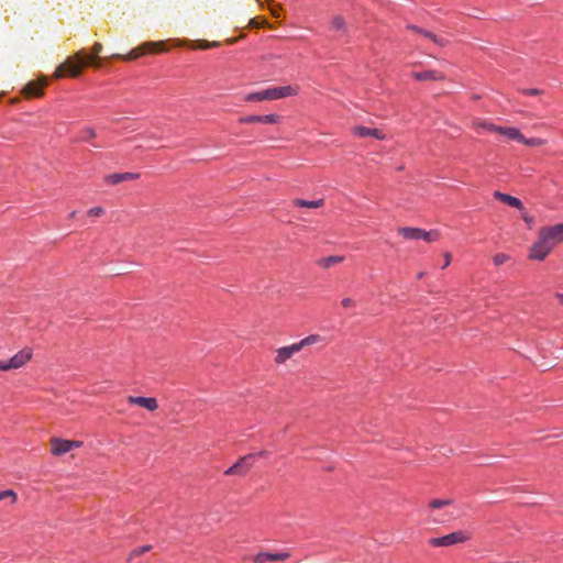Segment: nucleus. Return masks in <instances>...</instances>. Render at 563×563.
<instances>
[{
  "mask_svg": "<svg viewBox=\"0 0 563 563\" xmlns=\"http://www.w3.org/2000/svg\"><path fill=\"white\" fill-rule=\"evenodd\" d=\"M562 242L563 223L542 227L538 231L536 242L529 249L528 258L542 262Z\"/></svg>",
  "mask_w": 563,
  "mask_h": 563,
  "instance_id": "f257e3e1",
  "label": "nucleus"
},
{
  "mask_svg": "<svg viewBox=\"0 0 563 563\" xmlns=\"http://www.w3.org/2000/svg\"><path fill=\"white\" fill-rule=\"evenodd\" d=\"M102 51V44L97 42L92 47V55H87L84 51H79L74 56L69 57L63 65L56 70V76L60 77L68 74L71 77H77L81 73L84 66L100 67V60L98 59L99 53Z\"/></svg>",
  "mask_w": 563,
  "mask_h": 563,
  "instance_id": "f03ea898",
  "label": "nucleus"
},
{
  "mask_svg": "<svg viewBox=\"0 0 563 563\" xmlns=\"http://www.w3.org/2000/svg\"><path fill=\"white\" fill-rule=\"evenodd\" d=\"M298 93V87L283 86L272 87L262 91L251 92L245 96V101H265V100H277L286 97L296 96Z\"/></svg>",
  "mask_w": 563,
  "mask_h": 563,
  "instance_id": "7ed1b4c3",
  "label": "nucleus"
},
{
  "mask_svg": "<svg viewBox=\"0 0 563 563\" xmlns=\"http://www.w3.org/2000/svg\"><path fill=\"white\" fill-rule=\"evenodd\" d=\"M468 540H471V534L467 531L457 530L443 537L431 538L429 544L434 548L452 547L457 543L467 542Z\"/></svg>",
  "mask_w": 563,
  "mask_h": 563,
  "instance_id": "20e7f679",
  "label": "nucleus"
},
{
  "mask_svg": "<svg viewBox=\"0 0 563 563\" xmlns=\"http://www.w3.org/2000/svg\"><path fill=\"white\" fill-rule=\"evenodd\" d=\"M255 459V454H247L245 456L240 457L235 464H233L231 467L224 471V475H245L253 467Z\"/></svg>",
  "mask_w": 563,
  "mask_h": 563,
  "instance_id": "39448f33",
  "label": "nucleus"
},
{
  "mask_svg": "<svg viewBox=\"0 0 563 563\" xmlns=\"http://www.w3.org/2000/svg\"><path fill=\"white\" fill-rule=\"evenodd\" d=\"M158 48L159 49L164 48V42H147L144 45H142L141 47L131 51L126 55L114 54V55H112V57L113 58H122L123 60H132V59L139 58L141 55H143L145 53L156 52Z\"/></svg>",
  "mask_w": 563,
  "mask_h": 563,
  "instance_id": "423d86ee",
  "label": "nucleus"
},
{
  "mask_svg": "<svg viewBox=\"0 0 563 563\" xmlns=\"http://www.w3.org/2000/svg\"><path fill=\"white\" fill-rule=\"evenodd\" d=\"M82 442L75 440H64L59 438H53L51 440V451L53 455L60 456L73 449L80 448Z\"/></svg>",
  "mask_w": 563,
  "mask_h": 563,
  "instance_id": "0eeeda50",
  "label": "nucleus"
},
{
  "mask_svg": "<svg viewBox=\"0 0 563 563\" xmlns=\"http://www.w3.org/2000/svg\"><path fill=\"white\" fill-rule=\"evenodd\" d=\"M32 349H22L7 362L8 371L21 368L32 358Z\"/></svg>",
  "mask_w": 563,
  "mask_h": 563,
  "instance_id": "6e6552de",
  "label": "nucleus"
},
{
  "mask_svg": "<svg viewBox=\"0 0 563 563\" xmlns=\"http://www.w3.org/2000/svg\"><path fill=\"white\" fill-rule=\"evenodd\" d=\"M290 558L289 552L268 553L260 552L253 556L254 563L284 562Z\"/></svg>",
  "mask_w": 563,
  "mask_h": 563,
  "instance_id": "1a4fd4ad",
  "label": "nucleus"
},
{
  "mask_svg": "<svg viewBox=\"0 0 563 563\" xmlns=\"http://www.w3.org/2000/svg\"><path fill=\"white\" fill-rule=\"evenodd\" d=\"M128 402L143 407L148 411H155L158 408L157 400L153 397L129 396Z\"/></svg>",
  "mask_w": 563,
  "mask_h": 563,
  "instance_id": "9d476101",
  "label": "nucleus"
},
{
  "mask_svg": "<svg viewBox=\"0 0 563 563\" xmlns=\"http://www.w3.org/2000/svg\"><path fill=\"white\" fill-rule=\"evenodd\" d=\"M279 115L277 114H266V115H249L240 119L241 123L251 124V123H264V124H275L279 122Z\"/></svg>",
  "mask_w": 563,
  "mask_h": 563,
  "instance_id": "9b49d317",
  "label": "nucleus"
},
{
  "mask_svg": "<svg viewBox=\"0 0 563 563\" xmlns=\"http://www.w3.org/2000/svg\"><path fill=\"white\" fill-rule=\"evenodd\" d=\"M298 352H299V350H298L296 343L288 345V346L279 347L276 350V355H275L274 361L278 365L284 364L286 361L291 358L294 354H296Z\"/></svg>",
  "mask_w": 563,
  "mask_h": 563,
  "instance_id": "f8f14e48",
  "label": "nucleus"
},
{
  "mask_svg": "<svg viewBox=\"0 0 563 563\" xmlns=\"http://www.w3.org/2000/svg\"><path fill=\"white\" fill-rule=\"evenodd\" d=\"M352 133L358 137L373 136L377 140H385L386 135L378 129H371L363 125H356L352 129Z\"/></svg>",
  "mask_w": 563,
  "mask_h": 563,
  "instance_id": "ddd939ff",
  "label": "nucleus"
},
{
  "mask_svg": "<svg viewBox=\"0 0 563 563\" xmlns=\"http://www.w3.org/2000/svg\"><path fill=\"white\" fill-rule=\"evenodd\" d=\"M493 196L495 199L499 200L500 202H503L509 207L516 208L520 211L525 210L522 202L517 197L510 196L508 194H504L501 191H495L493 194Z\"/></svg>",
  "mask_w": 563,
  "mask_h": 563,
  "instance_id": "4468645a",
  "label": "nucleus"
},
{
  "mask_svg": "<svg viewBox=\"0 0 563 563\" xmlns=\"http://www.w3.org/2000/svg\"><path fill=\"white\" fill-rule=\"evenodd\" d=\"M46 81H30L27 82L22 92L26 97H42L43 96V87L45 86Z\"/></svg>",
  "mask_w": 563,
  "mask_h": 563,
  "instance_id": "2eb2a0df",
  "label": "nucleus"
},
{
  "mask_svg": "<svg viewBox=\"0 0 563 563\" xmlns=\"http://www.w3.org/2000/svg\"><path fill=\"white\" fill-rule=\"evenodd\" d=\"M139 178V174L134 173H117L106 176L104 181L109 185H118L122 181L133 180Z\"/></svg>",
  "mask_w": 563,
  "mask_h": 563,
  "instance_id": "dca6fc26",
  "label": "nucleus"
},
{
  "mask_svg": "<svg viewBox=\"0 0 563 563\" xmlns=\"http://www.w3.org/2000/svg\"><path fill=\"white\" fill-rule=\"evenodd\" d=\"M412 77L417 80H443L444 75L438 70L415 71Z\"/></svg>",
  "mask_w": 563,
  "mask_h": 563,
  "instance_id": "f3484780",
  "label": "nucleus"
},
{
  "mask_svg": "<svg viewBox=\"0 0 563 563\" xmlns=\"http://www.w3.org/2000/svg\"><path fill=\"white\" fill-rule=\"evenodd\" d=\"M492 132H497L499 134H503V135L507 136L510 140H515V141H518V142H520L522 140V133L517 128H512V126H509V128H504V126L492 128Z\"/></svg>",
  "mask_w": 563,
  "mask_h": 563,
  "instance_id": "a211bd4d",
  "label": "nucleus"
},
{
  "mask_svg": "<svg viewBox=\"0 0 563 563\" xmlns=\"http://www.w3.org/2000/svg\"><path fill=\"white\" fill-rule=\"evenodd\" d=\"M344 261V256L341 255H331L327 257H322L318 260L317 265L321 268L328 269L336 264H340Z\"/></svg>",
  "mask_w": 563,
  "mask_h": 563,
  "instance_id": "6ab92c4d",
  "label": "nucleus"
},
{
  "mask_svg": "<svg viewBox=\"0 0 563 563\" xmlns=\"http://www.w3.org/2000/svg\"><path fill=\"white\" fill-rule=\"evenodd\" d=\"M398 233L407 240H420L421 229L419 228H399Z\"/></svg>",
  "mask_w": 563,
  "mask_h": 563,
  "instance_id": "aec40b11",
  "label": "nucleus"
},
{
  "mask_svg": "<svg viewBox=\"0 0 563 563\" xmlns=\"http://www.w3.org/2000/svg\"><path fill=\"white\" fill-rule=\"evenodd\" d=\"M292 203L296 207H300V208H321L324 205V199L308 201L305 199L297 198L292 201Z\"/></svg>",
  "mask_w": 563,
  "mask_h": 563,
  "instance_id": "412c9836",
  "label": "nucleus"
},
{
  "mask_svg": "<svg viewBox=\"0 0 563 563\" xmlns=\"http://www.w3.org/2000/svg\"><path fill=\"white\" fill-rule=\"evenodd\" d=\"M321 341L322 338L319 334H311L297 342L296 345L300 352L303 347L317 344Z\"/></svg>",
  "mask_w": 563,
  "mask_h": 563,
  "instance_id": "4be33fe9",
  "label": "nucleus"
},
{
  "mask_svg": "<svg viewBox=\"0 0 563 563\" xmlns=\"http://www.w3.org/2000/svg\"><path fill=\"white\" fill-rule=\"evenodd\" d=\"M420 34L422 36H424L426 38H429L430 41H432L434 44L439 45V46H445L448 44V42L439 36H437L435 34H433L432 32L430 31H427L424 29L421 30Z\"/></svg>",
  "mask_w": 563,
  "mask_h": 563,
  "instance_id": "5701e85b",
  "label": "nucleus"
},
{
  "mask_svg": "<svg viewBox=\"0 0 563 563\" xmlns=\"http://www.w3.org/2000/svg\"><path fill=\"white\" fill-rule=\"evenodd\" d=\"M453 504L452 499H433L429 503V508L432 510L441 509L443 507L450 506Z\"/></svg>",
  "mask_w": 563,
  "mask_h": 563,
  "instance_id": "b1692460",
  "label": "nucleus"
},
{
  "mask_svg": "<svg viewBox=\"0 0 563 563\" xmlns=\"http://www.w3.org/2000/svg\"><path fill=\"white\" fill-rule=\"evenodd\" d=\"M331 26L333 30L346 31V23L343 16L335 15L331 21Z\"/></svg>",
  "mask_w": 563,
  "mask_h": 563,
  "instance_id": "393cba45",
  "label": "nucleus"
},
{
  "mask_svg": "<svg viewBox=\"0 0 563 563\" xmlns=\"http://www.w3.org/2000/svg\"><path fill=\"white\" fill-rule=\"evenodd\" d=\"M520 143H522L527 146H542L547 143V141L541 137L527 139L522 135V140L520 141Z\"/></svg>",
  "mask_w": 563,
  "mask_h": 563,
  "instance_id": "a878e982",
  "label": "nucleus"
},
{
  "mask_svg": "<svg viewBox=\"0 0 563 563\" xmlns=\"http://www.w3.org/2000/svg\"><path fill=\"white\" fill-rule=\"evenodd\" d=\"M440 234L437 231H424L421 229V238L427 242H434L439 239Z\"/></svg>",
  "mask_w": 563,
  "mask_h": 563,
  "instance_id": "bb28decb",
  "label": "nucleus"
},
{
  "mask_svg": "<svg viewBox=\"0 0 563 563\" xmlns=\"http://www.w3.org/2000/svg\"><path fill=\"white\" fill-rule=\"evenodd\" d=\"M7 498H11V503L14 504L18 499V495L12 489L0 492V501Z\"/></svg>",
  "mask_w": 563,
  "mask_h": 563,
  "instance_id": "cd10ccee",
  "label": "nucleus"
},
{
  "mask_svg": "<svg viewBox=\"0 0 563 563\" xmlns=\"http://www.w3.org/2000/svg\"><path fill=\"white\" fill-rule=\"evenodd\" d=\"M509 256L505 253H497L494 257H493V262L496 266H500L503 264H505L506 262L509 261Z\"/></svg>",
  "mask_w": 563,
  "mask_h": 563,
  "instance_id": "c85d7f7f",
  "label": "nucleus"
},
{
  "mask_svg": "<svg viewBox=\"0 0 563 563\" xmlns=\"http://www.w3.org/2000/svg\"><path fill=\"white\" fill-rule=\"evenodd\" d=\"M341 306L344 309H352L356 307V301L351 297H345L341 300Z\"/></svg>",
  "mask_w": 563,
  "mask_h": 563,
  "instance_id": "c756f323",
  "label": "nucleus"
},
{
  "mask_svg": "<svg viewBox=\"0 0 563 563\" xmlns=\"http://www.w3.org/2000/svg\"><path fill=\"white\" fill-rule=\"evenodd\" d=\"M151 545H143V547H139L136 549H134L132 552H131V558L133 556H140L146 552H148L151 550Z\"/></svg>",
  "mask_w": 563,
  "mask_h": 563,
  "instance_id": "7c9ffc66",
  "label": "nucleus"
},
{
  "mask_svg": "<svg viewBox=\"0 0 563 563\" xmlns=\"http://www.w3.org/2000/svg\"><path fill=\"white\" fill-rule=\"evenodd\" d=\"M87 213L90 217H101L104 213V209L101 207H93L89 209Z\"/></svg>",
  "mask_w": 563,
  "mask_h": 563,
  "instance_id": "2f4dec72",
  "label": "nucleus"
},
{
  "mask_svg": "<svg viewBox=\"0 0 563 563\" xmlns=\"http://www.w3.org/2000/svg\"><path fill=\"white\" fill-rule=\"evenodd\" d=\"M474 125L476 128H482V129H485V130H488V131H492V128H499L498 125H495V124L488 123V122H484V121L475 122Z\"/></svg>",
  "mask_w": 563,
  "mask_h": 563,
  "instance_id": "473e14b6",
  "label": "nucleus"
},
{
  "mask_svg": "<svg viewBox=\"0 0 563 563\" xmlns=\"http://www.w3.org/2000/svg\"><path fill=\"white\" fill-rule=\"evenodd\" d=\"M521 218L529 225V228H531L532 224L534 223V218L528 214L525 210L521 211Z\"/></svg>",
  "mask_w": 563,
  "mask_h": 563,
  "instance_id": "72a5a7b5",
  "label": "nucleus"
},
{
  "mask_svg": "<svg viewBox=\"0 0 563 563\" xmlns=\"http://www.w3.org/2000/svg\"><path fill=\"white\" fill-rule=\"evenodd\" d=\"M219 45L218 42H207V41H203L199 47L202 48V49H208V48H211V47H217Z\"/></svg>",
  "mask_w": 563,
  "mask_h": 563,
  "instance_id": "f704fd0d",
  "label": "nucleus"
},
{
  "mask_svg": "<svg viewBox=\"0 0 563 563\" xmlns=\"http://www.w3.org/2000/svg\"><path fill=\"white\" fill-rule=\"evenodd\" d=\"M522 93H525L527 96H537V95H540L541 91L539 89H536V88H530V89H523Z\"/></svg>",
  "mask_w": 563,
  "mask_h": 563,
  "instance_id": "c9c22d12",
  "label": "nucleus"
},
{
  "mask_svg": "<svg viewBox=\"0 0 563 563\" xmlns=\"http://www.w3.org/2000/svg\"><path fill=\"white\" fill-rule=\"evenodd\" d=\"M84 133H85V134H86V136H87V137H89V139H93V137L96 136V130H95L93 128H90V126L86 128V129L84 130Z\"/></svg>",
  "mask_w": 563,
  "mask_h": 563,
  "instance_id": "e433bc0d",
  "label": "nucleus"
},
{
  "mask_svg": "<svg viewBox=\"0 0 563 563\" xmlns=\"http://www.w3.org/2000/svg\"><path fill=\"white\" fill-rule=\"evenodd\" d=\"M407 29H408V30H410V31H412V32L419 33V34H420V32H421V30H422L421 27H419V26H417V25H413V24H408V25H407Z\"/></svg>",
  "mask_w": 563,
  "mask_h": 563,
  "instance_id": "4c0bfd02",
  "label": "nucleus"
},
{
  "mask_svg": "<svg viewBox=\"0 0 563 563\" xmlns=\"http://www.w3.org/2000/svg\"><path fill=\"white\" fill-rule=\"evenodd\" d=\"M444 265H443V268L448 267L451 263V254L450 253H445L444 254Z\"/></svg>",
  "mask_w": 563,
  "mask_h": 563,
  "instance_id": "58836bf2",
  "label": "nucleus"
},
{
  "mask_svg": "<svg viewBox=\"0 0 563 563\" xmlns=\"http://www.w3.org/2000/svg\"><path fill=\"white\" fill-rule=\"evenodd\" d=\"M554 297L559 301V303L563 307V292H555Z\"/></svg>",
  "mask_w": 563,
  "mask_h": 563,
  "instance_id": "ea45409f",
  "label": "nucleus"
},
{
  "mask_svg": "<svg viewBox=\"0 0 563 563\" xmlns=\"http://www.w3.org/2000/svg\"><path fill=\"white\" fill-rule=\"evenodd\" d=\"M250 25L253 26V27H261L263 25V23H260L255 19H252L250 21Z\"/></svg>",
  "mask_w": 563,
  "mask_h": 563,
  "instance_id": "a19ab883",
  "label": "nucleus"
},
{
  "mask_svg": "<svg viewBox=\"0 0 563 563\" xmlns=\"http://www.w3.org/2000/svg\"><path fill=\"white\" fill-rule=\"evenodd\" d=\"M0 371H8L7 362L0 361Z\"/></svg>",
  "mask_w": 563,
  "mask_h": 563,
  "instance_id": "79ce46f5",
  "label": "nucleus"
},
{
  "mask_svg": "<svg viewBox=\"0 0 563 563\" xmlns=\"http://www.w3.org/2000/svg\"><path fill=\"white\" fill-rule=\"evenodd\" d=\"M254 454L256 455V457H257V456H260V457H264V456H266V455H267V451H261V452H258V453H254Z\"/></svg>",
  "mask_w": 563,
  "mask_h": 563,
  "instance_id": "37998d69",
  "label": "nucleus"
},
{
  "mask_svg": "<svg viewBox=\"0 0 563 563\" xmlns=\"http://www.w3.org/2000/svg\"><path fill=\"white\" fill-rule=\"evenodd\" d=\"M271 12H272V14H273V15L278 16V11H277V9L272 8V9H271Z\"/></svg>",
  "mask_w": 563,
  "mask_h": 563,
  "instance_id": "c03bdc74",
  "label": "nucleus"
},
{
  "mask_svg": "<svg viewBox=\"0 0 563 563\" xmlns=\"http://www.w3.org/2000/svg\"><path fill=\"white\" fill-rule=\"evenodd\" d=\"M75 216H76V211H73V212L69 214V218H70V219H74V218H75Z\"/></svg>",
  "mask_w": 563,
  "mask_h": 563,
  "instance_id": "a18cd8bd",
  "label": "nucleus"
}]
</instances>
